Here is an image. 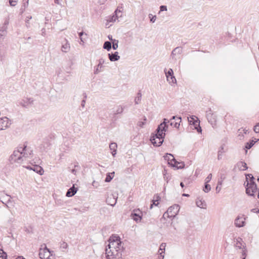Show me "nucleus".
I'll use <instances>...</instances> for the list:
<instances>
[{
	"label": "nucleus",
	"instance_id": "obj_6",
	"mask_svg": "<svg viewBox=\"0 0 259 259\" xmlns=\"http://www.w3.org/2000/svg\"><path fill=\"white\" fill-rule=\"evenodd\" d=\"M20 149L22 150L24 161H25L26 158L31 157L33 154L32 150L30 148L27 147V145L24 144L23 147H20Z\"/></svg>",
	"mask_w": 259,
	"mask_h": 259
},
{
	"label": "nucleus",
	"instance_id": "obj_5",
	"mask_svg": "<svg viewBox=\"0 0 259 259\" xmlns=\"http://www.w3.org/2000/svg\"><path fill=\"white\" fill-rule=\"evenodd\" d=\"M188 122L191 125H193L198 133H201L202 129L200 126V122L198 118L192 116L188 118Z\"/></svg>",
	"mask_w": 259,
	"mask_h": 259
},
{
	"label": "nucleus",
	"instance_id": "obj_55",
	"mask_svg": "<svg viewBox=\"0 0 259 259\" xmlns=\"http://www.w3.org/2000/svg\"><path fill=\"white\" fill-rule=\"evenodd\" d=\"M84 99H83L82 100L81 104V105L82 107H84V105H85V99L87 98V95L85 93L84 94Z\"/></svg>",
	"mask_w": 259,
	"mask_h": 259
},
{
	"label": "nucleus",
	"instance_id": "obj_54",
	"mask_svg": "<svg viewBox=\"0 0 259 259\" xmlns=\"http://www.w3.org/2000/svg\"><path fill=\"white\" fill-rule=\"evenodd\" d=\"M222 185H219V181L218 182V184H217V186L216 187V188H215V190H216V191H217V193H219L220 192V191H221V186Z\"/></svg>",
	"mask_w": 259,
	"mask_h": 259
},
{
	"label": "nucleus",
	"instance_id": "obj_4",
	"mask_svg": "<svg viewBox=\"0 0 259 259\" xmlns=\"http://www.w3.org/2000/svg\"><path fill=\"white\" fill-rule=\"evenodd\" d=\"M246 193L249 196H254V193L256 192L257 186L254 181H251L250 182L247 181L246 185Z\"/></svg>",
	"mask_w": 259,
	"mask_h": 259
},
{
	"label": "nucleus",
	"instance_id": "obj_52",
	"mask_svg": "<svg viewBox=\"0 0 259 259\" xmlns=\"http://www.w3.org/2000/svg\"><path fill=\"white\" fill-rule=\"evenodd\" d=\"M253 130L256 133H259V122L254 126Z\"/></svg>",
	"mask_w": 259,
	"mask_h": 259
},
{
	"label": "nucleus",
	"instance_id": "obj_20",
	"mask_svg": "<svg viewBox=\"0 0 259 259\" xmlns=\"http://www.w3.org/2000/svg\"><path fill=\"white\" fill-rule=\"evenodd\" d=\"M33 100L32 98H26L25 99L22 100L20 103V105L24 107H26L29 104L33 103Z\"/></svg>",
	"mask_w": 259,
	"mask_h": 259
},
{
	"label": "nucleus",
	"instance_id": "obj_31",
	"mask_svg": "<svg viewBox=\"0 0 259 259\" xmlns=\"http://www.w3.org/2000/svg\"><path fill=\"white\" fill-rule=\"evenodd\" d=\"M9 21L8 19H6L3 26L0 27V30H4L7 32L8 25H9Z\"/></svg>",
	"mask_w": 259,
	"mask_h": 259
},
{
	"label": "nucleus",
	"instance_id": "obj_9",
	"mask_svg": "<svg viewBox=\"0 0 259 259\" xmlns=\"http://www.w3.org/2000/svg\"><path fill=\"white\" fill-rule=\"evenodd\" d=\"M181 122V117H176L174 116L172 118L169 120V125L171 126L178 128Z\"/></svg>",
	"mask_w": 259,
	"mask_h": 259
},
{
	"label": "nucleus",
	"instance_id": "obj_38",
	"mask_svg": "<svg viewBox=\"0 0 259 259\" xmlns=\"http://www.w3.org/2000/svg\"><path fill=\"white\" fill-rule=\"evenodd\" d=\"M164 73L165 74L166 77L167 76H172L174 75V72L172 69H169L167 71L166 70V69L164 70Z\"/></svg>",
	"mask_w": 259,
	"mask_h": 259
},
{
	"label": "nucleus",
	"instance_id": "obj_62",
	"mask_svg": "<svg viewBox=\"0 0 259 259\" xmlns=\"http://www.w3.org/2000/svg\"><path fill=\"white\" fill-rule=\"evenodd\" d=\"M73 64V62L72 61H70L68 65L69 66V68L70 70L72 69L71 66H72Z\"/></svg>",
	"mask_w": 259,
	"mask_h": 259
},
{
	"label": "nucleus",
	"instance_id": "obj_12",
	"mask_svg": "<svg viewBox=\"0 0 259 259\" xmlns=\"http://www.w3.org/2000/svg\"><path fill=\"white\" fill-rule=\"evenodd\" d=\"M119 245H117L115 249L114 250L115 251V255L117 258H120L121 257L122 251L123 249V247L122 246V243L121 241H118Z\"/></svg>",
	"mask_w": 259,
	"mask_h": 259
},
{
	"label": "nucleus",
	"instance_id": "obj_18",
	"mask_svg": "<svg viewBox=\"0 0 259 259\" xmlns=\"http://www.w3.org/2000/svg\"><path fill=\"white\" fill-rule=\"evenodd\" d=\"M26 168L29 169L33 170L40 175H42L44 171L43 168L38 165H35L33 167L27 166Z\"/></svg>",
	"mask_w": 259,
	"mask_h": 259
},
{
	"label": "nucleus",
	"instance_id": "obj_47",
	"mask_svg": "<svg viewBox=\"0 0 259 259\" xmlns=\"http://www.w3.org/2000/svg\"><path fill=\"white\" fill-rule=\"evenodd\" d=\"M0 259H7V254L4 251L2 253L0 252Z\"/></svg>",
	"mask_w": 259,
	"mask_h": 259
},
{
	"label": "nucleus",
	"instance_id": "obj_14",
	"mask_svg": "<svg viewBox=\"0 0 259 259\" xmlns=\"http://www.w3.org/2000/svg\"><path fill=\"white\" fill-rule=\"evenodd\" d=\"M117 196L112 195L111 196H109L106 199V202L108 204L112 206H114L117 202Z\"/></svg>",
	"mask_w": 259,
	"mask_h": 259
},
{
	"label": "nucleus",
	"instance_id": "obj_51",
	"mask_svg": "<svg viewBox=\"0 0 259 259\" xmlns=\"http://www.w3.org/2000/svg\"><path fill=\"white\" fill-rule=\"evenodd\" d=\"M149 18H150V21L152 22H154L156 20V16H152V14H149Z\"/></svg>",
	"mask_w": 259,
	"mask_h": 259
},
{
	"label": "nucleus",
	"instance_id": "obj_48",
	"mask_svg": "<svg viewBox=\"0 0 259 259\" xmlns=\"http://www.w3.org/2000/svg\"><path fill=\"white\" fill-rule=\"evenodd\" d=\"M245 176H246V179L247 182L248 181L247 180H248V178L250 179V182L251 181H254V178L252 174H246Z\"/></svg>",
	"mask_w": 259,
	"mask_h": 259
},
{
	"label": "nucleus",
	"instance_id": "obj_43",
	"mask_svg": "<svg viewBox=\"0 0 259 259\" xmlns=\"http://www.w3.org/2000/svg\"><path fill=\"white\" fill-rule=\"evenodd\" d=\"M144 121H139L138 122V125L141 127H143L145 124V121L147 120V118L145 116L144 117Z\"/></svg>",
	"mask_w": 259,
	"mask_h": 259
},
{
	"label": "nucleus",
	"instance_id": "obj_56",
	"mask_svg": "<svg viewBox=\"0 0 259 259\" xmlns=\"http://www.w3.org/2000/svg\"><path fill=\"white\" fill-rule=\"evenodd\" d=\"M242 255L243 256L242 259H245L246 256V250L244 249L242 250Z\"/></svg>",
	"mask_w": 259,
	"mask_h": 259
},
{
	"label": "nucleus",
	"instance_id": "obj_17",
	"mask_svg": "<svg viewBox=\"0 0 259 259\" xmlns=\"http://www.w3.org/2000/svg\"><path fill=\"white\" fill-rule=\"evenodd\" d=\"M161 197L158 194H156L154 196L153 199L152 200V203L150 205V208L152 209L153 206H158L159 204V201L160 200Z\"/></svg>",
	"mask_w": 259,
	"mask_h": 259
},
{
	"label": "nucleus",
	"instance_id": "obj_2",
	"mask_svg": "<svg viewBox=\"0 0 259 259\" xmlns=\"http://www.w3.org/2000/svg\"><path fill=\"white\" fill-rule=\"evenodd\" d=\"M9 161L11 163H22L24 161V157H23L22 150L20 149V147L17 150H14L12 154L9 158Z\"/></svg>",
	"mask_w": 259,
	"mask_h": 259
},
{
	"label": "nucleus",
	"instance_id": "obj_60",
	"mask_svg": "<svg viewBox=\"0 0 259 259\" xmlns=\"http://www.w3.org/2000/svg\"><path fill=\"white\" fill-rule=\"evenodd\" d=\"M223 153H220L218 152V159L219 160H220L222 159V156Z\"/></svg>",
	"mask_w": 259,
	"mask_h": 259
},
{
	"label": "nucleus",
	"instance_id": "obj_10",
	"mask_svg": "<svg viewBox=\"0 0 259 259\" xmlns=\"http://www.w3.org/2000/svg\"><path fill=\"white\" fill-rule=\"evenodd\" d=\"M131 217L136 222H138L142 219V212L139 209H134L131 213Z\"/></svg>",
	"mask_w": 259,
	"mask_h": 259
},
{
	"label": "nucleus",
	"instance_id": "obj_25",
	"mask_svg": "<svg viewBox=\"0 0 259 259\" xmlns=\"http://www.w3.org/2000/svg\"><path fill=\"white\" fill-rule=\"evenodd\" d=\"M104 60L103 58L99 59V64L97 65V67L94 71L95 74H98L101 71V70H100L99 68H101L102 67V65L104 63Z\"/></svg>",
	"mask_w": 259,
	"mask_h": 259
},
{
	"label": "nucleus",
	"instance_id": "obj_57",
	"mask_svg": "<svg viewBox=\"0 0 259 259\" xmlns=\"http://www.w3.org/2000/svg\"><path fill=\"white\" fill-rule=\"evenodd\" d=\"M39 256L41 259H46V258L45 253H42L40 252L39 253Z\"/></svg>",
	"mask_w": 259,
	"mask_h": 259
},
{
	"label": "nucleus",
	"instance_id": "obj_11",
	"mask_svg": "<svg viewBox=\"0 0 259 259\" xmlns=\"http://www.w3.org/2000/svg\"><path fill=\"white\" fill-rule=\"evenodd\" d=\"M115 237L116 238V240H114L113 238H109V243L107 246L108 247V249L112 248L114 250L116 246L119 245L118 241H120V239L119 236Z\"/></svg>",
	"mask_w": 259,
	"mask_h": 259
},
{
	"label": "nucleus",
	"instance_id": "obj_13",
	"mask_svg": "<svg viewBox=\"0 0 259 259\" xmlns=\"http://www.w3.org/2000/svg\"><path fill=\"white\" fill-rule=\"evenodd\" d=\"M73 140L71 139L67 138L64 142L63 149L66 150H70L71 149V145L72 144Z\"/></svg>",
	"mask_w": 259,
	"mask_h": 259
},
{
	"label": "nucleus",
	"instance_id": "obj_59",
	"mask_svg": "<svg viewBox=\"0 0 259 259\" xmlns=\"http://www.w3.org/2000/svg\"><path fill=\"white\" fill-rule=\"evenodd\" d=\"M32 18V17L31 16H28L26 18L25 22L26 23H29L28 21L29 20H30Z\"/></svg>",
	"mask_w": 259,
	"mask_h": 259
},
{
	"label": "nucleus",
	"instance_id": "obj_42",
	"mask_svg": "<svg viewBox=\"0 0 259 259\" xmlns=\"http://www.w3.org/2000/svg\"><path fill=\"white\" fill-rule=\"evenodd\" d=\"M68 247V244L65 241L60 242V248L63 249H67Z\"/></svg>",
	"mask_w": 259,
	"mask_h": 259
},
{
	"label": "nucleus",
	"instance_id": "obj_30",
	"mask_svg": "<svg viewBox=\"0 0 259 259\" xmlns=\"http://www.w3.org/2000/svg\"><path fill=\"white\" fill-rule=\"evenodd\" d=\"M115 172L113 171L112 172H109L107 174L105 180V182L108 183L110 182L113 178Z\"/></svg>",
	"mask_w": 259,
	"mask_h": 259
},
{
	"label": "nucleus",
	"instance_id": "obj_40",
	"mask_svg": "<svg viewBox=\"0 0 259 259\" xmlns=\"http://www.w3.org/2000/svg\"><path fill=\"white\" fill-rule=\"evenodd\" d=\"M141 98L142 94L140 92H139L137 94V96L135 99V103L136 104H138L140 103Z\"/></svg>",
	"mask_w": 259,
	"mask_h": 259
},
{
	"label": "nucleus",
	"instance_id": "obj_64",
	"mask_svg": "<svg viewBox=\"0 0 259 259\" xmlns=\"http://www.w3.org/2000/svg\"><path fill=\"white\" fill-rule=\"evenodd\" d=\"M41 32H42V35H45V32H46V29H45V28H42V29H41Z\"/></svg>",
	"mask_w": 259,
	"mask_h": 259
},
{
	"label": "nucleus",
	"instance_id": "obj_23",
	"mask_svg": "<svg viewBox=\"0 0 259 259\" xmlns=\"http://www.w3.org/2000/svg\"><path fill=\"white\" fill-rule=\"evenodd\" d=\"M196 205L201 208H206V203L204 200L200 198H197L196 201Z\"/></svg>",
	"mask_w": 259,
	"mask_h": 259
},
{
	"label": "nucleus",
	"instance_id": "obj_49",
	"mask_svg": "<svg viewBox=\"0 0 259 259\" xmlns=\"http://www.w3.org/2000/svg\"><path fill=\"white\" fill-rule=\"evenodd\" d=\"M212 179V174H209L205 180V182L209 183Z\"/></svg>",
	"mask_w": 259,
	"mask_h": 259
},
{
	"label": "nucleus",
	"instance_id": "obj_27",
	"mask_svg": "<svg viewBox=\"0 0 259 259\" xmlns=\"http://www.w3.org/2000/svg\"><path fill=\"white\" fill-rule=\"evenodd\" d=\"M175 166H172V167H175L176 169H182L185 167V163L184 162H179L176 160L174 162Z\"/></svg>",
	"mask_w": 259,
	"mask_h": 259
},
{
	"label": "nucleus",
	"instance_id": "obj_37",
	"mask_svg": "<svg viewBox=\"0 0 259 259\" xmlns=\"http://www.w3.org/2000/svg\"><path fill=\"white\" fill-rule=\"evenodd\" d=\"M208 183H206L205 182V184H204V187L203 188V190L205 192V193H208V192H209L211 190V186L210 185H209L208 184Z\"/></svg>",
	"mask_w": 259,
	"mask_h": 259
},
{
	"label": "nucleus",
	"instance_id": "obj_28",
	"mask_svg": "<svg viewBox=\"0 0 259 259\" xmlns=\"http://www.w3.org/2000/svg\"><path fill=\"white\" fill-rule=\"evenodd\" d=\"M117 144L115 143H112L109 145V148L112 151L111 154L113 156L116 154Z\"/></svg>",
	"mask_w": 259,
	"mask_h": 259
},
{
	"label": "nucleus",
	"instance_id": "obj_3",
	"mask_svg": "<svg viewBox=\"0 0 259 259\" xmlns=\"http://www.w3.org/2000/svg\"><path fill=\"white\" fill-rule=\"evenodd\" d=\"M179 205H175L169 207L166 212L163 214V219L165 220L166 218H169L171 220L177 215L179 210Z\"/></svg>",
	"mask_w": 259,
	"mask_h": 259
},
{
	"label": "nucleus",
	"instance_id": "obj_39",
	"mask_svg": "<svg viewBox=\"0 0 259 259\" xmlns=\"http://www.w3.org/2000/svg\"><path fill=\"white\" fill-rule=\"evenodd\" d=\"M112 44V47L113 50H117L118 47V40L115 39H114V40L111 42V44Z\"/></svg>",
	"mask_w": 259,
	"mask_h": 259
},
{
	"label": "nucleus",
	"instance_id": "obj_44",
	"mask_svg": "<svg viewBox=\"0 0 259 259\" xmlns=\"http://www.w3.org/2000/svg\"><path fill=\"white\" fill-rule=\"evenodd\" d=\"M226 177L224 174H222L220 179L219 180V185H222L224 180L225 179Z\"/></svg>",
	"mask_w": 259,
	"mask_h": 259
},
{
	"label": "nucleus",
	"instance_id": "obj_16",
	"mask_svg": "<svg viewBox=\"0 0 259 259\" xmlns=\"http://www.w3.org/2000/svg\"><path fill=\"white\" fill-rule=\"evenodd\" d=\"M109 60L112 62L118 61L120 59L118 53L115 52L114 53H109L108 54Z\"/></svg>",
	"mask_w": 259,
	"mask_h": 259
},
{
	"label": "nucleus",
	"instance_id": "obj_21",
	"mask_svg": "<svg viewBox=\"0 0 259 259\" xmlns=\"http://www.w3.org/2000/svg\"><path fill=\"white\" fill-rule=\"evenodd\" d=\"M169 123V120L166 119V118H163V132H166L168 130V124L167 123ZM163 142H164V137H165V133H163Z\"/></svg>",
	"mask_w": 259,
	"mask_h": 259
},
{
	"label": "nucleus",
	"instance_id": "obj_36",
	"mask_svg": "<svg viewBox=\"0 0 259 259\" xmlns=\"http://www.w3.org/2000/svg\"><path fill=\"white\" fill-rule=\"evenodd\" d=\"M123 111V107L122 106H118L117 108V109L114 113V115H117L119 114H121Z\"/></svg>",
	"mask_w": 259,
	"mask_h": 259
},
{
	"label": "nucleus",
	"instance_id": "obj_35",
	"mask_svg": "<svg viewBox=\"0 0 259 259\" xmlns=\"http://www.w3.org/2000/svg\"><path fill=\"white\" fill-rule=\"evenodd\" d=\"M114 13H115V14H114L112 16H111L109 18V21L110 22H114L119 17V16L117 14V10H116L115 11Z\"/></svg>",
	"mask_w": 259,
	"mask_h": 259
},
{
	"label": "nucleus",
	"instance_id": "obj_34",
	"mask_svg": "<svg viewBox=\"0 0 259 259\" xmlns=\"http://www.w3.org/2000/svg\"><path fill=\"white\" fill-rule=\"evenodd\" d=\"M167 81L169 82V83H175L177 82L176 79L175 78V76L174 75H172V76H167L166 77Z\"/></svg>",
	"mask_w": 259,
	"mask_h": 259
},
{
	"label": "nucleus",
	"instance_id": "obj_15",
	"mask_svg": "<svg viewBox=\"0 0 259 259\" xmlns=\"http://www.w3.org/2000/svg\"><path fill=\"white\" fill-rule=\"evenodd\" d=\"M105 254H106L107 259H110L109 256H112V258H116V256L115 255V251L114 249H108V248H106L105 249Z\"/></svg>",
	"mask_w": 259,
	"mask_h": 259
},
{
	"label": "nucleus",
	"instance_id": "obj_53",
	"mask_svg": "<svg viewBox=\"0 0 259 259\" xmlns=\"http://www.w3.org/2000/svg\"><path fill=\"white\" fill-rule=\"evenodd\" d=\"M17 2L15 0H9L10 5L11 6H15L16 5Z\"/></svg>",
	"mask_w": 259,
	"mask_h": 259
},
{
	"label": "nucleus",
	"instance_id": "obj_33",
	"mask_svg": "<svg viewBox=\"0 0 259 259\" xmlns=\"http://www.w3.org/2000/svg\"><path fill=\"white\" fill-rule=\"evenodd\" d=\"M103 49L107 50L108 51H109L112 48L111 42L109 41H106L104 43Z\"/></svg>",
	"mask_w": 259,
	"mask_h": 259
},
{
	"label": "nucleus",
	"instance_id": "obj_22",
	"mask_svg": "<svg viewBox=\"0 0 259 259\" xmlns=\"http://www.w3.org/2000/svg\"><path fill=\"white\" fill-rule=\"evenodd\" d=\"M77 190V189L76 188H75L74 186H72L68 190L66 194V196L67 197L73 196L76 194Z\"/></svg>",
	"mask_w": 259,
	"mask_h": 259
},
{
	"label": "nucleus",
	"instance_id": "obj_58",
	"mask_svg": "<svg viewBox=\"0 0 259 259\" xmlns=\"http://www.w3.org/2000/svg\"><path fill=\"white\" fill-rule=\"evenodd\" d=\"M251 211L254 213H259V209L257 208H253Z\"/></svg>",
	"mask_w": 259,
	"mask_h": 259
},
{
	"label": "nucleus",
	"instance_id": "obj_50",
	"mask_svg": "<svg viewBox=\"0 0 259 259\" xmlns=\"http://www.w3.org/2000/svg\"><path fill=\"white\" fill-rule=\"evenodd\" d=\"M49 147L50 144L48 142H46L45 143H44V147L45 148V149H44V151H47L49 149Z\"/></svg>",
	"mask_w": 259,
	"mask_h": 259
},
{
	"label": "nucleus",
	"instance_id": "obj_46",
	"mask_svg": "<svg viewBox=\"0 0 259 259\" xmlns=\"http://www.w3.org/2000/svg\"><path fill=\"white\" fill-rule=\"evenodd\" d=\"M225 146V144L222 145L219 148L218 152L222 153H225L226 151V150H225V148H224Z\"/></svg>",
	"mask_w": 259,
	"mask_h": 259
},
{
	"label": "nucleus",
	"instance_id": "obj_26",
	"mask_svg": "<svg viewBox=\"0 0 259 259\" xmlns=\"http://www.w3.org/2000/svg\"><path fill=\"white\" fill-rule=\"evenodd\" d=\"M65 43L62 44V51L65 53L68 52L70 50V44L66 39H65Z\"/></svg>",
	"mask_w": 259,
	"mask_h": 259
},
{
	"label": "nucleus",
	"instance_id": "obj_19",
	"mask_svg": "<svg viewBox=\"0 0 259 259\" xmlns=\"http://www.w3.org/2000/svg\"><path fill=\"white\" fill-rule=\"evenodd\" d=\"M244 219L242 218L237 217L235 220V225L236 227L240 228L245 225Z\"/></svg>",
	"mask_w": 259,
	"mask_h": 259
},
{
	"label": "nucleus",
	"instance_id": "obj_32",
	"mask_svg": "<svg viewBox=\"0 0 259 259\" xmlns=\"http://www.w3.org/2000/svg\"><path fill=\"white\" fill-rule=\"evenodd\" d=\"M182 53V48L181 47H177L174 49L171 52V55L175 56L178 54H181Z\"/></svg>",
	"mask_w": 259,
	"mask_h": 259
},
{
	"label": "nucleus",
	"instance_id": "obj_45",
	"mask_svg": "<svg viewBox=\"0 0 259 259\" xmlns=\"http://www.w3.org/2000/svg\"><path fill=\"white\" fill-rule=\"evenodd\" d=\"M240 241H242V239L240 238H238L237 239V243L236 244V247H238L240 249L241 248V243Z\"/></svg>",
	"mask_w": 259,
	"mask_h": 259
},
{
	"label": "nucleus",
	"instance_id": "obj_29",
	"mask_svg": "<svg viewBox=\"0 0 259 259\" xmlns=\"http://www.w3.org/2000/svg\"><path fill=\"white\" fill-rule=\"evenodd\" d=\"M258 141H259V139H257L256 141H254L253 140H249L246 143L245 148L246 149H250L254 145L255 142Z\"/></svg>",
	"mask_w": 259,
	"mask_h": 259
},
{
	"label": "nucleus",
	"instance_id": "obj_61",
	"mask_svg": "<svg viewBox=\"0 0 259 259\" xmlns=\"http://www.w3.org/2000/svg\"><path fill=\"white\" fill-rule=\"evenodd\" d=\"M160 250H162V244H161L159 246V250H158V252L159 253V254L160 255V256H162V252H160Z\"/></svg>",
	"mask_w": 259,
	"mask_h": 259
},
{
	"label": "nucleus",
	"instance_id": "obj_1",
	"mask_svg": "<svg viewBox=\"0 0 259 259\" xmlns=\"http://www.w3.org/2000/svg\"><path fill=\"white\" fill-rule=\"evenodd\" d=\"M162 122L158 126L154 134H152L150 137V141L154 146L158 147L162 145Z\"/></svg>",
	"mask_w": 259,
	"mask_h": 259
},
{
	"label": "nucleus",
	"instance_id": "obj_63",
	"mask_svg": "<svg viewBox=\"0 0 259 259\" xmlns=\"http://www.w3.org/2000/svg\"><path fill=\"white\" fill-rule=\"evenodd\" d=\"M83 32H82H82H79V33H78L79 36L80 38V39H81V41H82V38H81V36H82V35H83Z\"/></svg>",
	"mask_w": 259,
	"mask_h": 259
},
{
	"label": "nucleus",
	"instance_id": "obj_24",
	"mask_svg": "<svg viewBox=\"0 0 259 259\" xmlns=\"http://www.w3.org/2000/svg\"><path fill=\"white\" fill-rule=\"evenodd\" d=\"M240 170H245L248 169L247 164L244 161H239L236 164Z\"/></svg>",
	"mask_w": 259,
	"mask_h": 259
},
{
	"label": "nucleus",
	"instance_id": "obj_41",
	"mask_svg": "<svg viewBox=\"0 0 259 259\" xmlns=\"http://www.w3.org/2000/svg\"><path fill=\"white\" fill-rule=\"evenodd\" d=\"M7 32L4 31V30H0V41L3 40L4 39L5 37L6 36Z\"/></svg>",
	"mask_w": 259,
	"mask_h": 259
},
{
	"label": "nucleus",
	"instance_id": "obj_8",
	"mask_svg": "<svg viewBox=\"0 0 259 259\" xmlns=\"http://www.w3.org/2000/svg\"><path fill=\"white\" fill-rule=\"evenodd\" d=\"M164 160L167 162V164L170 166H175L174 162L176 161V159L174 156L169 153H166L165 155L163 156Z\"/></svg>",
	"mask_w": 259,
	"mask_h": 259
},
{
	"label": "nucleus",
	"instance_id": "obj_7",
	"mask_svg": "<svg viewBox=\"0 0 259 259\" xmlns=\"http://www.w3.org/2000/svg\"><path fill=\"white\" fill-rule=\"evenodd\" d=\"M11 121L7 117L0 118V131L4 130L11 125Z\"/></svg>",
	"mask_w": 259,
	"mask_h": 259
}]
</instances>
